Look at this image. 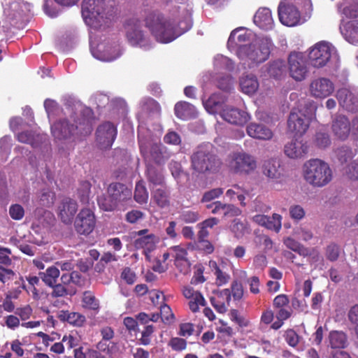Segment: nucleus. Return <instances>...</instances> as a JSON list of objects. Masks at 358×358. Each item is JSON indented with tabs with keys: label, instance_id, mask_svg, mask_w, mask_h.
<instances>
[{
	"label": "nucleus",
	"instance_id": "nucleus-23",
	"mask_svg": "<svg viewBox=\"0 0 358 358\" xmlns=\"http://www.w3.org/2000/svg\"><path fill=\"white\" fill-rule=\"evenodd\" d=\"M221 117L229 124L243 126L251 118L250 114L244 110L229 106H225L220 111Z\"/></svg>",
	"mask_w": 358,
	"mask_h": 358
},
{
	"label": "nucleus",
	"instance_id": "nucleus-26",
	"mask_svg": "<svg viewBox=\"0 0 358 358\" xmlns=\"http://www.w3.org/2000/svg\"><path fill=\"white\" fill-rule=\"evenodd\" d=\"M77 210L76 201L70 198H65L58 206V216L64 224H71Z\"/></svg>",
	"mask_w": 358,
	"mask_h": 358
},
{
	"label": "nucleus",
	"instance_id": "nucleus-49",
	"mask_svg": "<svg viewBox=\"0 0 358 358\" xmlns=\"http://www.w3.org/2000/svg\"><path fill=\"white\" fill-rule=\"evenodd\" d=\"M229 229L234 236L237 238H242L246 233H248L249 229L246 222H242L239 219H234L229 226Z\"/></svg>",
	"mask_w": 358,
	"mask_h": 358
},
{
	"label": "nucleus",
	"instance_id": "nucleus-57",
	"mask_svg": "<svg viewBox=\"0 0 358 358\" xmlns=\"http://www.w3.org/2000/svg\"><path fill=\"white\" fill-rule=\"evenodd\" d=\"M234 80L230 75H226L217 80V87L224 92H230L234 89Z\"/></svg>",
	"mask_w": 358,
	"mask_h": 358
},
{
	"label": "nucleus",
	"instance_id": "nucleus-42",
	"mask_svg": "<svg viewBox=\"0 0 358 358\" xmlns=\"http://www.w3.org/2000/svg\"><path fill=\"white\" fill-rule=\"evenodd\" d=\"M222 296L224 297V300H220L217 296L210 298L212 306L215 310L220 313H224L227 312L229 303L231 301V292L229 289L222 290Z\"/></svg>",
	"mask_w": 358,
	"mask_h": 358
},
{
	"label": "nucleus",
	"instance_id": "nucleus-28",
	"mask_svg": "<svg viewBox=\"0 0 358 358\" xmlns=\"http://www.w3.org/2000/svg\"><path fill=\"white\" fill-rule=\"evenodd\" d=\"M253 22L261 29L266 31L272 29L274 27V21L270 9L259 8L253 17Z\"/></svg>",
	"mask_w": 358,
	"mask_h": 358
},
{
	"label": "nucleus",
	"instance_id": "nucleus-21",
	"mask_svg": "<svg viewBox=\"0 0 358 358\" xmlns=\"http://www.w3.org/2000/svg\"><path fill=\"white\" fill-rule=\"evenodd\" d=\"M96 220L94 213L87 208H83L74 221L76 231L83 235L92 233L95 227Z\"/></svg>",
	"mask_w": 358,
	"mask_h": 358
},
{
	"label": "nucleus",
	"instance_id": "nucleus-9",
	"mask_svg": "<svg viewBox=\"0 0 358 358\" xmlns=\"http://www.w3.org/2000/svg\"><path fill=\"white\" fill-rule=\"evenodd\" d=\"M315 107L313 104L300 103L291 111L288 120V131L295 136H302L308 130L311 120L315 116Z\"/></svg>",
	"mask_w": 358,
	"mask_h": 358
},
{
	"label": "nucleus",
	"instance_id": "nucleus-20",
	"mask_svg": "<svg viewBox=\"0 0 358 358\" xmlns=\"http://www.w3.org/2000/svg\"><path fill=\"white\" fill-rule=\"evenodd\" d=\"M139 237L134 241V246L136 249H142L146 259H151L150 253L156 249L159 238L153 234H149L148 229H142L136 232Z\"/></svg>",
	"mask_w": 358,
	"mask_h": 358
},
{
	"label": "nucleus",
	"instance_id": "nucleus-58",
	"mask_svg": "<svg viewBox=\"0 0 358 358\" xmlns=\"http://www.w3.org/2000/svg\"><path fill=\"white\" fill-rule=\"evenodd\" d=\"M97 201L99 207L106 211L112 210L117 205L116 203L110 197L109 194L108 196H106L104 195L99 196Z\"/></svg>",
	"mask_w": 358,
	"mask_h": 358
},
{
	"label": "nucleus",
	"instance_id": "nucleus-41",
	"mask_svg": "<svg viewBox=\"0 0 358 358\" xmlns=\"http://www.w3.org/2000/svg\"><path fill=\"white\" fill-rule=\"evenodd\" d=\"M18 141L31 145L33 148H37L42 144L45 139L44 135L33 134L28 131L20 132L16 135Z\"/></svg>",
	"mask_w": 358,
	"mask_h": 358
},
{
	"label": "nucleus",
	"instance_id": "nucleus-64",
	"mask_svg": "<svg viewBox=\"0 0 358 358\" xmlns=\"http://www.w3.org/2000/svg\"><path fill=\"white\" fill-rule=\"evenodd\" d=\"M9 213L13 220H20L23 217L24 210L20 205L15 204L10 207Z\"/></svg>",
	"mask_w": 358,
	"mask_h": 358
},
{
	"label": "nucleus",
	"instance_id": "nucleus-15",
	"mask_svg": "<svg viewBox=\"0 0 358 358\" xmlns=\"http://www.w3.org/2000/svg\"><path fill=\"white\" fill-rule=\"evenodd\" d=\"M258 38L252 31L241 27L234 29L229 37L227 48L231 52L236 55V51L242 46H247Z\"/></svg>",
	"mask_w": 358,
	"mask_h": 358
},
{
	"label": "nucleus",
	"instance_id": "nucleus-31",
	"mask_svg": "<svg viewBox=\"0 0 358 358\" xmlns=\"http://www.w3.org/2000/svg\"><path fill=\"white\" fill-rule=\"evenodd\" d=\"M171 255L175 259V265L181 273H186L189 271L190 262L187 258L186 249L180 245L174 246L171 248Z\"/></svg>",
	"mask_w": 358,
	"mask_h": 358
},
{
	"label": "nucleus",
	"instance_id": "nucleus-63",
	"mask_svg": "<svg viewBox=\"0 0 358 358\" xmlns=\"http://www.w3.org/2000/svg\"><path fill=\"white\" fill-rule=\"evenodd\" d=\"M180 219L187 223L194 222L199 220V213L190 210H185L181 213Z\"/></svg>",
	"mask_w": 358,
	"mask_h": 358
},
{
	"label": "nucleus",
	"instance_id": "nucleus-18",
	"mask_svg": "<svg viewBox=\"0 0 358 358\" xmlns=\"http://www.w3.org/2000/svg\"><path fill=\"white\" fill-rule=\"evenodd\" d=\"M336 99L341 107L344 110L358 112V91L355 87H343L336 92Z\"/></svg>",
	"mask_w": 358,
	"mask_h": 358
},
{
	"label": "nucleus",
	"instance_id": "nucleus-30",
	"mask_svg": "<svg viewBox=\"0 0 358 358\" xmlns=\"http://www.w3.org/2000/svg\"><path fill=\"white\" fill-rule=\"evenodd\" d=\"M247 134L255 139L268 141L273 137L272 131L263 124L250 122L246 127Z\"/></svg>",
	"mask_w": 358,
	"mask_h": 358
},
{
	"label": "nucleus",
	"instance_id": "nucleus-43",
	"mask_svg": "<svg viewBox=\"0 0 358 358\" xmlns=\"http://www.w3.org/2000/svg\"><path fill=\"white\" fill-rule=\"evenodd\" d=\"M214 71L220 73L223 71H231L234 69V62L229 57L217 55L213 59Z\"/></svg>",
	"mask_w": 358,
	"mask_h": 358
},
{
	"label": "nucleus",
	"instance_id": "nucleus-32",
	"mask_svg": "<svg viewBox=\"0 0 358 358\" xmlns=\"http://www.w3.org/2000/svg\"><path fill=\"white\" fill-rule=\"evenodd\" d=\"M284 152L288 157L298 159L303 157L308 152V146L303 141L295 139L285 145Z\"/></svg>",
	"mask_w": 358,
	"mask_h": 358
},
{
	"label": "nucleus",
	"instance_id": "nucleus-39",
	"mask_svg": "<svg viewBox=\"0 0 358 358\" xmlns=\"http://www.w3.org/2000/svg\"><path fill=\"white\" fill-rule=\"evenodd\" d=\"M207 208H212L213 214L222 213L227 217H234L241 215V210L231 204H224L220 201H216L206 206Z\"/></svg>",
	"mask_w": 358,
	"mask_h": 358
},
{
	"label": "nucleus",
	"instance_id": "nucleus-22",
	"mask_svg": "<svg viewBox=\"0 0 358 358\" xmlns=\"http://www.w3.org/2000/svg\"><path fill=\"white\" fill-rule=\"evenodd\" d=\"M97 101L99 107H101L107 102V109L114 118H124L127 113L126 102L122 98L115 97L109 99L106 95L101 94L97 97Z\"/></svg>",
	"mask_w": 358,
	"mask_h": 358
},
{
	"label": "nucleus",
	"instance_id": "nucleus-46",
	"mask_svg": "<svg viewBox=\"0 0 358 358\" xmlns=\"http://www.w3.org/2000/svg\"><path fill=\"white\" fill-rule=\"evenodd\" d=\"M329 341L331 348H345L348 345L346 334L341 331H332L329 335Z\"/></svg>",
	"mask_w": 358,
	"mask_h": 358
},
{
	"label": "nucleus",
	"instance_id": "nucleus-14",
	"mask_svg": "<svg viewBox=\"0 0 358 358\" xmlns=\"http://www.w3.org/2000/svg\"><path fill=\"white\" fill-rule=\"evenodd\" d=\"M1 5L4 17L12 24L30 12L32 8L31 4L22 0H4Z\"/></svg>",
	"mask_w": 358,
	"mask_h": 358
},
{
	"label": "nucleus",
	"instance_id": "nucleus-19",
	"mask_svg": "<svg viewBox=\"0 0 358 358\" xmlns=\"http://www.w3.org/2000/svg\"><path fill=\"white\" fill-rule=\"evenodd\" d=\"M116 126L110 122H105L100 124L96 131V141L101 149H107L112 146L116 136Z\"/></svg>",
	"mask_w": 358,
	"mask_h": 358
},
{
	"label": "nucleus",
	"instance_id": "nucleus-47",
	"mask_svg": "<svg viewBox=\"0 0 358 358\" xmlns=\"http://www.w3.org/2000/svg\"><path fill=\"white\" fill-rule=\"evenodd\" d=\"M59 317L61 320L66 321L76 327H82L86 321L85 317L83 315L75 312L62 311L59 315Z\"/></svg>",
	"mask_w": 358,
	"mask_h": 358
},
{
	"label": "nucleus",
	"instance_id": "nucleus-8",
	"mask_svg": "<svg viewBox=\"0 0 358 358\" xmlns=\"http://www.w3.org/2000/svg\"><path fill=\"white\" fill-rule=\"evenodd\" d=\"M309 64L315 69H321L329 64L337 67L339 56L336 48L330 43L320 41L307 50Z\"/></svg>",
	"mask_w": 358,
	"mask_h": 358
},
{
	"label": "nucleus",
	"instance_id": "nucleus-29",
	"mask_svg": "<svg viewBox=\"0 0 358 358\" xmlns=\"http://www.w3.org/2000/svg\"><path fill=\"white\" fill-rule=\"evenodd\" d=\"M79 0H44L43 10L50 17H57L60 13L59 6L69 8L77 4Z\"/></svg>",
	"mask_w": 358,
	"mask_h": 358
},
{
	"label": "nucleus",
	"instance_id": "nucleus-4",
	"mask_svg": "<svg viewBox=\"0 0 358 358\" xmlns=\"http://www.w3.org/2000/svg\"><path fill=\"white\" fill-rule=\"evenodd\" d=\"M273 43L266 36H258L247 46H242L236 51L239 65L243 69L257 67L268 59Z\"/></svg>",
	"mask_w": 358,
	"mask_h": 358
},
{
	"label": "nucleus",
	"instance_id": "nucleus-16",
	"mask_svg": "<svg viewBox=\"0 0 358 358\" xmlns=\"http://www.w3.org/2000/svg\"><path fill=\"white\" fill-rule=\"evenodd\" d=\"M335 90L334 83L326 77L313 79L308 87L310 95L315 99H324L331 96Z\"/></svg>",
	"mask_w": 358,
	"mask_h": 358
},
{
	"label": "nucleus",
	"instance_id": "nucleus-52",
	"mask_svg": "<svg viewBox=\"0 0 358 358\" xmlns=\"http://www.w3.org/2000/svg\"><path fill=\"white\" fill-rule=\"evenodd\" d=\"M345 176L352 181H358V157L349 162L344 169Z\"/></svg>",
	"mask_w": 358,
	"mask_h": 358
},
{
	"label": "nucleus",
	"instance_id": "nucleus-1",
	"mask_svg": "<svg viewBox=\"0 0 358 358\" xmlns=\"http://www.w3.org/2000/svg\"><path fill=\"white\" fill-rule=\"evenodd\" d=\"M75 109L82 115L79 120L71 116V119H59L50 126L55 139L57 141H65L68 149L71 148L72 142L89 135L92 131V110L78 103L75 106Z\"/></svg>",
	"mask_w": 358,
	"mask_h": 358
},
{
	"label": "nucleus",
	"instance_id": "nucleus-10",
	"mask_svg": "<svg viewBox=\"0 0 358 358\" xmlns=\"http://www.w3.org/2000/svg\"><path fill=\"white\" fill-rule=\"evenodd\" d=\"M90 52L92 55L96 59L102 62H112L120 57L122 50L116 42H112L90 31Z\"/></svg>",
	"mask_w": 358,
	"mask_h": 358
},
{
	"label": "nucleus",
	"instance_id": "nucleus-6",
	"mask_svg": "<svg viewBox=\"0 0 358 358\" xmlns=\"http://www.w3.org/2000/svg\"><path fill=\"white\" fill-rule=\"evenodd\" d=\"M312 10L311 0H281L278 11L282 24L294 27L306 22Z\"/></svg>",
	"mask_w": 358,
	"mask_h": 358
},
{
	"label": "nucleus",
	"instance_id": "nucleus-24",
	"mask_svg": "<svg viewBox=\"0 0 358 358\" xmlns=\"http://www.w3.org/2000/svg\"><path fill=\"white\" fill-rule=\"evenodd\" d=\"M331 130L334 136L341 141L351 136V122L344 115H338L332 121Z\"/></svg>",
	"mask_w": 358,
	"mask_h": 358
},
{
	"label": "nucleus",
	"instance_id": "nucleus-54",
	"mask_svg": "<svg viewBox=\"0 0 358 358\" xmlns=\"http://www.w3.org/2000/svg\"><path fill=\"white\" fill-rule=\"evenodd\" d=\"M83 306L92 310H98L99 308V301L90 291L85 292L83 296Z\"/></svg>",
	"mask_w": 358,
	"mask_h": 358
},
{
	"label": "nucleus",
	"instance_id": "nucleus-53",
	"mask_svg": "<svg viewBox=\"0 0 358 358\" xmlns=\"http://www.w3.org/2000/svg\"><path fill=\"white\" fill-rule=\"evenodd\" d=\"M282 216L277 213H273L271 217L268 216L265 228L278 233L282 227Z\"/></svg>",
	"mask_w": 358,
	"mask_h": 358
},
{
	"label": "nucleus",
	"instance_id": "nucleus-37",
	"mask_svg": "<svg viewBox=\"0 0 358 358\" xmlns=\"http://www.w3.org/2000/svg\"><path fill=\"white\" fill-rule=\"evenodd\" d=\"M264 174L273 181L281 183L284 180V176L278 160L271 159L264 165Z\"/></svg>",
	"mask_w": 358,
	"mask_h": 358
},
{
	"label": "nucleus",
	"instance_id": "nucleus-5",
	"mask_svg": "<svg viewBox=\"0 0 358 358\" xmlns=\"http://www.w3.org/2000/svg\"><path fill=\"white\" fill-rule=\"evenodd\" d=\"M113 13L110 0H83L82 16L85 24L94 30L103 29Z\"/></svg>",
	"mask_w": 358,
	"mask_h": 358
},
{
	"label": "nucleus",
	"instance_id": "nucleus-60",
	"mask_svg": "<svg viewBox=\"0 0 358 358\" xmlns=\"http://www.w3.org/2000/svg\"><path fill=\"white\" fill-rule=\"evenodd\" d=\"M315 142L319 148H325L330 145L331 140L327 133L320 131L316 134Z\"/></svg>",
	"mask_w": 358,
	"mask_h": 358
},
{
	"label": "nucleus",
	"instance_id": "nucleus-55",
	"mask_svg": "<svg viewBox=\"0 0 358 358\" xmlns=\"http://www.w3.org/2000/svg\"><path fill=\"white\" fill-rule=\"evenodd\" d=\"M44 108L50 122L60 110L58 103L55 100L50 99L45 100Z\"/></svg>",
	"mask_w": 358,
	"mask_h": 358
},
{
	"label": "nucleus",
	"instance_id": "nucleus-12",
	"mask_svg": "<svg viewBox=\"0 0 358 358\" xmlns=\"http://www.w3.org/2000/svg\"><path fill=\"white\" fill-rule=\"evenodd\" d=\"M125 29L127 40L131 45L139 47L144 50L152 48V42L148 35L142 30V26L138 20L132 19L129 20Z\"/></svg>",
	"mask_w": 358,
	"mask_h": 358
},
{
	"label": "nucleus",
	"instance_id": "nucleus-17",
	"mask_svg": "<svg viewBox=\"0 0 358 358\" xmlns=\"http://www.w3.org/2000/svg\"><path fill=\"white\" fill-rule=\"evenodd\" d=\"M229 166L235 172L248 173L256 168L257 164L252 156L244 152H238L230 155Z\"/></svg>",
	"mask_w": 358,
	"mask_h": 358
},
{
	"label": "nucleus",
	"instance_id": "nucleus-56",
	"mask_svg": "<svg viewBox=\"0 0 358 358\" xmlns=\"http://www.w3.org/2000/svg\"><path fill=\"white\" fill-rule=\"evenodd\" d=\"M143 103L144 110L149 111L157 117L159 115L161 108L159 104L155 100L151 98H148L145 99Z\"/></svg>",
	"mask_w": 358,
	"mask_h": 358
},
{
	"label": "nucleus",
	"instance_id": "nucleus-25",
	"mask_svg": "<svg viewBox=\"0 0 358 358\" xmlns=\"http://www.w3.org/2000/svg\"><path fill=\"white\" fill-rule=\"evenodd\" d=\"M340 31L349 43L358 45V19L352 20L341 19Z\"/></svg>",
	"mask_w": 358,
	"mask_h": 358
},
{
	"label": "nucleus",
	"instance_id": "nucleus-38",
	"mask_svg": "<svg viewBox=\"0 0 358 358\" xmlns=\"http://www.w3.org/2000/svg\"><path fill=\"white\" fill-rule=\"evenodd\" d=\"M239 87L243 94L252 96L257 92L259 85L255 75L248 74L240 78Z\"/></svg>",
	"mask_w": 358,
	"mask_h": 358
},
{
	"label": "nucleus",
	"instance_id": "nucleus-33",
	"mask_svg": "<svg viewBox=\"0 0 358 358\" xmlns=\"http://www.w3.org/2000/svg\"><path fill=\"white\" fill-rule=\"evenodd\" d=\"M227 99L221 94H213L207 100H202L206 110L210 114L220 115V111L224 108Z\"/></svg>",
	"mask_w": 358,
	"mask_h": 358
},
{
	"label": "nucleus",
	"instance_id": "nucleus-35",
	"mask_svg": "<svg viewBox=\"0 0 358 358\" xmlns=\"http://www.w3.org/2000/svg\"><path fill=\"white\" fill-rule=\"evenodd\" d=\"M342 19L352 20L358 19V0H344L338 6Z\"/></svg>",
	"mask_w": 358,
	"mask_h": 358
},
{
	"label": "nucleus",
	"instance_id": "nucleus-7",
	"mask_svg": "<svg viewBox=\"0 0 358 358\" xmlns=\"http://www.w3.org/2000/svg\"><path fill=\"white\" fill-rule=\"evenodd\" d=\"M303 179L309 185L322 187L333 178V172L329 165L320 159H311L306 162L302 167Z\"/></svg>",
	"mask_w": 358,
	"mask_h": 358
},
{
	"label": "nucleus",
	"instance_id": "nucleus-36",
	"mask_svg": "<svg viewBox=\"0 0 358 358\" xmlns=\"http://www.w3.org/2000/svg\"><path fill=\"white\" fill-rule=\"evenodd\" d=\"M286 71V66L282 60L278 59L269 62L262 69V76L273 78H280Z\"/></svg>",
	"mask_w": 358,
	"mask_h": 358
},
{
	"label": "nucleus",
	"instance_id": "nucleus-34",
	"mask_svg": "<svg viewBox=\"0 0 358 358\" xmlns=\"http://www.w3.org/2000/svg\"><path fill=\"white\" fill-rule=\"evenodd\" d=\"M110 197L116 203L125 201L131 196V191L124 185L115 182L112 183L108 188Z\"/></svg>",
	"mask_w": 358,
	"mask_h": 358
},
{
	"label": "nucleus",
	"instance_id": "nucleus-3",
	"mask_svg": "<svg viewBox=\"0 0 358 358\" xmlns=\"http://www.w3.org/2000/svg\"><path fill=\"white\" fill-rule=\"evenodd\" d=\"M146 27L155 39L162 43H169L189 30L192 20L189 15L176 27L173 22L160 14H151L146 18Z\"/></svg>",
	"mask_w": 358,
	"mask_h": 358
},
{
	"label": "nucleus",
	"instance_id": "nucleus-13",
	"mask_svg": "<svg viewBox=\"0 0 358 358\" xmlns=\"http://www.w3.org/2000/svg\"><path fill=\"white\" fill-rule=\"evenodd\" d=\"M287 62L289 76L294 80L302 81L307 78L309 69L306 53L292 52L289 55Z\"/></svg>",
	"mask_w": 358,
	"mask_h": 358
},
{
	"label": "nucleus",
	"instance_id": "nucleus-51",
	"mask_svg": "<svg viewBox=\"0 0 358 358\" xmlns=\"http://www.w3.org/2000/svg\"><path fill=\"white\" fill-rule=\"evenodd\" d=\"M134 199L141 204L147 203L148 200V192L143 181H139L136 185Z\"/></svg>",
	"mask_w": 358,
	"mask_h": 358
},
{
	"label": "nucleus",
	"instance_id": "nucleus-40",
	"mask_svg": "<svg viewBox=\"0 0 358 358\" xmlns=\"http://www.w3.org/2000/svg\"><path fill=\"white\" fill-rule=\"evenodd\" d=\"M175 114L181 120H188L196 116L195 107L186 101H180L175 106Z\"/></svg>",
	"mask_w": 358,
	"mask_h": 358
},
{
	"label": "nucleus",
	"instance_id": "nucleus-27",
	"mask_svg": "<svg viewBox=\"0 0 358 358\" xmlns=\"http://www.w3.org/2000/svg\"><path fill=\"white\" fill-rule=\"evenodd\" d=\"M182 294L188 300L189 308L193 313L198 312L200 306H206V300L201 293L190 286L183 287Z\"/></svg>",
	"mask_w": 358,
	"mask_h": 358
},
{
	"label": "nucleus",
	"instance_id": "nucleus-48",
	"mask_svg": "<svg viewBox=\"0 0 358 358\" xmlns=\"http://www.w3.org/2000/svg\"><path fill=\"white\" fill-rule=\"evenodd\" d=\"M147 176L152 187H158L164 185L162 173L153 166H148Z\"/></svg>",
	"mask_w": 358,
	"mask_h": 358
},
{
	"label": "nucleus",
	"instance_id": "nucleus-45",
	"mask_svg": "<svg viewBox=\"0 0 358 358\" xmlns=\"http://www.w3.org/2000/svg\"><path fill=\"white\" fill-rule=\"evenodd\" d=\"M59 275V269L56 265L48 267L44 272L39 273L41 280L49 287H53L57 283Z\"/></svg>",
	"mask_w": 358,
	"mask_h": 358
},
{
	"label": "nucleus",
	"instance_id": "nucleus-44",
	"mask_svg": "<svg viewBox=\"0 0 358 358\" xmlns=\"http://www.w3.org/2000/svg\"><path fill=\"white\" fill-rule=\"evenodd\" d=\"M151 195L154 202L159 207L165 208L169 206V194L166 192L165 185L158 187H152Z\"/></svg>",
	"mask_w": 358,
	"mask_h": 358
},
{
	"label": "nucleus",
	"instance_id": "nucleus-59",
	"mask_svg": "<svg viewBox=\"0 0 358 358\" xmlns=\"http://www.w3.org/2000/svg\"><path fill=\"white\" fill-rule=\"evenodd\" d=\"M12 146V138L10 136H5L0 139V150L3 155V158L6 159L10 152Z\"/></svg>",
	"mask_w": 358,
	"mask_h": 358
},
{
	"label": "nucleus",
	"instance_id": "nucleus-11",
	"mask_svg": "<svg viewBox=\"0 0 358 358\" xmlns=\"http://www.w3.org/2000/svg\"><path fill=\"white\" fill-rule=\"evenodd\" d=\"M219 164L211 143H203L198 146L192 156V166L199 173L212 171Z\"/></svg>",
	"mask_w": 358,
	"mask_h": 358
},
{
	"label": "nucleus",
	"instance_id": "nucleus-61",
	"mask_svg": "<svg viewBox=\"0 0 358 358\" xmlns=\"http://www.w3.org/2000/svg\"><path fill=\"white\" fill-rule=\"evenodd\" d=\"M160 315L164 322L171 323L173 321L174 317L171 308L165 303L160 306Z\"/></svg>",
	"mask_w": 358,
	"mask_h": 358
},
{
	"label": "nucleus",
	"instance_id": "nucleus-50",
	"mask_svg": "<svg viewBox=\"0 0 358 358\" xmlns=\"http://www.w3.org/2000/svg\"><path fill=\"white\" fill-rule=\"evenodd\" d=\"M336 157L341 164H348L356 155V152L348 146L343 145L336 150Z\"/></svg>",
	"mask_w": 358,
	"mask_h": 358
},
{
	"label": "nucleus",
	"instance_id": "nucleus-62",
	"mask_svg": "<svg viewBox=\"0 0 358 358\" xmlns=\"http://www.w3.org/2000/svg\"><path fill=\"white\" fill-rule=\"evenodd\" d=\"M223 194V189L215 188L206 192L201 199L202 203L209 202L215 199L218 198Z\"/></svg>",
	"mask_w": 358,
	"mask_h": 358
},
{
	"label": "nucleus",
	"instance_id": "nucleus-2",
	"mask_svg": "<svg viewBox=\"0 0 358 358\" xmlns=\"http://www.w3.org/2000/svg\"><path fill=\"white\" fill-rule=\"evenodd\" d=\"M163 127L158 122L148 128L138 127V138L141 153L146 162L164 164L171 155V152L160 142Z\"/></svg>",
	"mask_w": 358,
	"mask_h": 358
}]
</instances>
